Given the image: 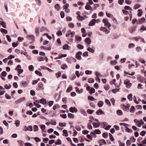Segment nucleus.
Here are the masks:
<instances>
[{"mask_svg": "<svg viewBox=\"0 0 146 146\" xmlns=\"http://www.w3.org/2000/svg\"><path fill=\"white\" fill-rule=\"evenodd\" d=\"M94 81V79L92 78H90L88 79V82L90 83H93Z\"/></svg>", "mask_w": 146, "mask_h": 146, "instance_id": "obj_55", "label": "nucleus"}, {"mask_svg": "<svg viewBox=\"0 0 146 146\" xmlns=\"http://www.w3.org/2000/svg\"><path fill=\"white\" fill-rule=\"evenodd\" d=\"M61 73L60 72H58L56 74V78H58L61 76Z\"/></svg>", "mask_w": 146, "mask_h": 146, "instance_id": "obj_63", "label": "nucleus"}, {"mask_svg": "<svg viewBox=\"0 0 146 146\" xmlns=\"http://www.w3.org/2000/svg\"><path fill=\"white\" fill-rule=\"evenodd\" d=\"M75 38V40L76 41L77 43H78L81 40V38L78 36H76Z\"/></svg>", "mask_w": 146, "mask_h": 146, "instance_id": "obj_18", "label": "nucleus"}, {"mask_svg": "<svg viewBox=\"0 0 146 146\" xmlns=\"http://www.w3.org/2000/svg\"><path fill=\"white\" fill-rule=\"evenodd\" d=\"M146 133V131H142L141 132V133H140V135L142 136H144L145 135Z\"/></svg>", "mask_w": 146, "mask_h": 146, "instance_id": "obj_62", "label": "nucleus"}, {"mask_svg": "<svg viewBox=\"0 0 146 146\" xmlns=\"http://www.w3.org/2000/svg\"><path fill=\"white\" fill-rule=\"evenodd\" d=\"M55 144L56 145H61L62 144L61 140L60 139H57V141L55 142Z\"/></svg>", "mask_w": 146, "mask_h": 146, "instance_id": "obj_35", "label": "nucleus"}, {"mask_svg": "<svg viewBox=\"0 0 146 146\" xmlns=\"http://www.w3.org/2000/svg\"><path fill=\"white\" fill-rule=\"evenodd\" d=\"M82 54V52H79L76 54V58L79 60H80L81 59V55Z\"/></svg>", "mask_w": 146, "mask_h": 146, "instance_id": "obj_6", "label": "nucleus"}, {"mask_svg": "<svg viewBox=\"0 0 146 146\" xmlns=\"http://www.w3.org/2000/svg\"><path fill=\"white\" fill-rule=\"evenodd\" d=\"M7 74V73L5 71H3L1 73V75L5 77L6 76Z\"/></svg>", "mask_w": 146, "mask_h": 146, "instance_id": "obj_64", "label": "nucleus"}, {"mask_svg": "<svg viewBox=\"0 0 146 146\" xmlns=\"http://www.w3.org/2000/svg\"><path fill=\"white\" fill-rule=\"evenodd\" d=\"M41 102L43 105L46 103V100L45 99H42L40 100Z\"/></svg>", "mask_w": 146, "mask_h": 146, "instance_id": "obj_30", "label": "nucleus"}, {"mask_svg": "<svg viewBox=\"0 0 146 146\" xmlns=\"http://www.w3.org/2000/svg\"><path fill=\"white\" fill-rule=\"evenodd\" d=\"M24 129H25V131L27 130L28 131H32V126L31 125L29 126L28 127H27L26 126L25 127Z\"/></svg>", "mask_w": 146, "mask_h": 146, "instance_id": "obj_8", "label": "nucleus"}, {"mask_svg": "<svg viewBox=\"0 0 146 146\" xmlns=\"http://www.w3.org/2000/svg\"><path fill=\"white\" fill-rule=\"evenodd\" d=\"M103 21L104 23V25L106 27L109 28L111 26L110 23L108 22V21L107 20L104 19H103Z\"/></svg>", "mask_w": 146, "mask_h": 146, "instance_id": "obj_4", "label": "nucleus"}, {"mask_svg": "<svg viewBox=\"0 0 146 146\" xmlns=\"http://www.w3.org/2000/svg\"><path fill=\"white\" fill-rule=\"evenodd\" d=\"M126 145L127 146H129L131 144V141L129 140H128L126 141Z\"/></svg>", "mask_w": 146, "mask_h": 146, "instance_id": "obj_60", "label": "nucleus"}, {"mask_svg": "<svg viewBox=\"0 0 146 146\" xmlns=\"http://www.w3.org/2000/svg\"><path fill=\"white\" fill-rule=\"evenodd\" d=\"M105 102L107 105H108L109 106H111L110 102L108 99H106L105 100Z\"/></svg>", "mask_w": 146, "mask_h": 146, "instance_id": "obj_41", "label": "nucleus"}, {"mask_svg": "<svg viewBox=\"0 0 146 146\" xmlns=\"http://www.w3.org/2000/svg\"><path fill=\"white\" fill-rule=\"evenodd\" d=\"M125 73L126 74L130 76H133L135 74L134 72H132L131 73H129L127 72H125Z\"/></svg>", "mask_w": 146, "mask_h": 146, "instance_id": "obj_49", "label": "nucleus"}, {"mask_svg": "<svg viewBox=\"0 0 146 146\" xmlns=\"http://www.w3.org/2000/svg\"><path fill=\"white\" fill-rule=\"evenodd\" d=\"M142 49L140 47H137L136 49V51L137 52H140Z\"/></svg>", "mask_w": 146, "mask_h": 146, "instance_id": "obj_33", "label": "nucleus"}, {"mask_svg": "<svg viewBox=\"0 0 146 146\" xmlns=\"http://www.w3.org/2000/svg\"><path fill=\"white\" fill-rule=\"evenodd\" d=\"M134 122L136 123V125L139 127H140L144 123V122L142 120H137L135 119L134 120Z\"/></svg>", "mask_w": 146, "mask_h": 146, "instance_id": "obj_2", "label": "nucleus"}, {"mask_svg": "<svg viewBox=\"0 0 146 146\" xmlns=\"http://www.w3.org/2000/svg\"><path fill=\"white\" fill-rule=\"evenodd\" d=\"M75 88V89L76 90V92H78L79 93H82L83 92L82 89H81L80 90H79V88L77 87H76Z\"/></svg>", "mask_w": 146, "mask_h": 146, "instance_id": "obj_15", "label": "nucleus"}, {"mask_svg": "<svg viewBox=\"0 0 146 146\" xmlns=\"http://www.w3.org/2000/svg\"><path fill=\"white\" fill-rule=\"evenodd\" d=\"M67 55L66 54H62L60 55H59V57L60 58H61L62 57H65L67 56Z\"/></svg>", "mask_w": 146, "mask_h": 146, "instance_id": "obj_32", "label": "nucleus"}, {"mask_svg": "<svg viewBox=\"0 0 146 146\" xmlns=\"http://www.w3.org/2000/svg\"><path fill=\"white\" fill-rule=\"evenodd\" d=\"M69 111L70 112L72 113H73L74 112L76 113L78 111V110L76 108L74 107L70 108L69 109Z\"/></svg>", "mask_w": 146, "mask_h": 146, "instance_id": "obj_7", "label": "nucleus"}, {"mask_svg": "<svg viewBox=\"0 0 146 146\" xmlns=\"http://www.w3.org/2000/svg\"><path fill=\"white\" fill-rule=\"evenodd\" d=\"M21 84H22V86L24 87H25L28 85L27 82L24 81H22L21 82Z\"/></svg>", "mask_w": 146, "mask_h": 146, "instance_id": "obj_24", "label": "nucleus"}, {"mask_svg": "<svg viewBox=\"0 0 146 146\" xmlns=\"http://www.w3.org/2000/svg\"><path fill=\"white\" fill-rule=\"evenodd\" d=\"M145 30H146V27L143 26L141 27L140 30V32L142 33L143 32V31Z\"/></svg>", "mask_w": 146, "mask_h": 146, "instance_id": "obj_39", "label": "nucleus"}, {"mask_svg": "<svg viewBox=\"0 0 146 146\" xmlns=\"http://www.w3.org/2000/svg\"><path fill=\"white\" fill-rule=\"evenodd\" d=\"M104 104V103L101 101H100L98 103V105L99 107H102Z\"/></svg>", "mask_w": 146, "mask_h": 146, "instance_id": "obj_17", "label": "nucleus"}, {"mask_svg": "<svg viewBox=\"0 0 146 146\" xmlns=\"http://www.w3.org/2000/svg\"><path fill=\"white\" fill-rule=\"evenodd\" d=\"M85 73L86 74L90 75L92 73V72L91 71L86 70L85 71Z\"/></svg>", "mask_w": 146, "mask_h": 146, "instance_id": "obj_59", "label": "nucleus"}, {"mask_svg": "<svg viewBox=\"0 0 146 146\" xmlns=\"http://www.w3.org/2000/svg\"><path fill=\"white\" fill-rule=\"evenodd\" d=\"M94 133L96 134H100L101 133V131L99 129H97L95 130Z\"/></svg>", "mask_w": 146, "mask_h": 146, "instance_id": "obj_37", "label": "nucleus"}, {"mask_svg": "<svg viewBox=\"0 0 146 146\" xmlns=\"http://www.w3.org/2000/svg\"><path fill=\"white\" fill-rule=\"evenodd\" d=\"M93 125L94 127V128H97L99 127L100 125V123H93Z\"/></svg>", "mask_w": 146, "mask_h": 146, "instance_id": "obj_14", "label": "nucleus"}, {"mask_svg": "<svg viewBox=\"0 0 146 146\" xmlns=\"http://www.w3.org/2000/svg\"><path fill=\"white\" fill-rule=\"evenodd\" d=\"M53 104V101H50L48 103V105L50 106L51 107Z\"/></svg>", "mask_w": 146, "mask_h": 146, "instance_id": "obj_47", "label": "nucleus"}, {"mask_svg": "<svg viewBox=\"0 0 146 146\" xmlns=\"http://www.w3.org/2000/svg\"><path fill=\"white\" fill-rule=\"evenodd\" d=\"M68 117L70 118H73L74 117V115L71 113H69L68 114Z\"/></svg>", "mask_w": 146, "mask_h": 146, "instance_id": "obj_27", "label": "nucleus"}, {"mask_svg": "<svg viewBox=\"0 0 146 146\" xmlns=\"http://www.w3.org/2000/svg\"><path fill=\"white\" fill-rule=\"evenodd\" d=\"M21 67L20 65H18L16 68H15V70H17L18 71V73L19 74H20L21 73H23V69H21Z\"/></svg>", "mask_w": 146, "mask_h": 146, "instance_id": "obj_5", "label": "nucleus"}, {"mask_svg": "<svg viewBox=\"0 0 146 146\" xmlns=\"http://www.w3.org/2000/svg\"><path fill=\"white\" fill-rule=\"evenodd\" d=\"M40 129L42 130L45 129L46 127L44 125H40Z\"/></svg>", "mask_w": 146, "mask_h": 146, "instance_id": "obj_52", "label": "nucleus"}, {"mask_svg": "<svg viewBox=\"0 0 146 146\" xmlns=\"http://www.w3.org/2000/svg\"><path fill=\"white\" fill-rule=\"evenodd\" d=\"M119 88L116 89L114 90H113L112 91L113 93H115L116 92L119 91Z\"/></svg>", "mask_w": 146, "mask_h": 146, "instance_id": "obj_57", "label": "nucleus"}, {"mask_svg": "<svg viewBox=\"0 0 146 146\" xmlns=\"http://www.w3.org/2000/svg\"><path fill=\"white\" fill-rule=\"evenodd\" d=\"M117 114L118 115H121L122 114V112L121 110H118L117 111Z\"/></svg>", "mask_w": 146, "mask_h": 146, "instance_id": "obj_45", "label": "nucleus"}, {"mask_svg": "<svg viewBox=\"0 0 146 146\" xmlns=\"http://www.w3.org/2000/svg\"><path fill=\"white\" fill-rule=\"evenodd\" d=\"M55 7L57 11L59 10L60 7L58 4L56 5L55 6Z\"/></svg>", "mask_w": 146, "mask_h": 146, "instance_id": "obj_56", "label": "nucleus"}, {"mask_svg": "<svg viewBox=\"0 0 146 146\" xmlns=\"http://www.w3.org/2000/svg\"><path fill=\"white\" fill-rule=\"evenodd\" d=\"M0 25L4 28H6V23L4 21H2L1 22Z\"/></svg>", "mask_w": 146, "mask_h": 146, "instance_id": "obj_25", "label": "nucleus"}, {"mask_svg": "<svg viewBox=\"0 0 146 146\" xmlns=\"http://www.w3.org/2000/svg\"><path fill=\"white\" fill-rule=\"evenodd\" d=\"M95 90L93 88H92L90 89V91L89 92L90 94L91 95L92 93H94L95 92Z\"/></svg>", "mask_w": 146, "mask_h": 146, "instance_id": "obj_36", "label": "nucleus"}, {"mask_svg": "<svg viewBox=\"0 0 146 146\" xmlns=\"http://www.w3.org/2000/svg\"><path fill=\"white\" fill-rule=\"evenodd\" d=\"M96 20L94 19L92 20L90 22L89 24V26H93L94 24L96 23Z\"/></svg>", "mask_w": 146, "mask_h": 146, "instance_id": "obj_10", "label": "nucleus"}, {"mask_svg": "<svg viewBox=\"0 0 146 146\" xmlns=\"http://www.w3.org/2000/svg\"><path fill=\"white\" fill-rule=\"evenodd\" d=\"M59 125L61 127H65L66 126V123H59Z\"/></svg>", "mask_w": 146, "mask_h": 146, "instance_id": "obj_48", "label": "nucleus"}, {"mask_svg": "<svg viewBox=\"0 0 146 146\" xmlns=\"http://www.w3.org/2000/svg\"><path fill=\"white\" fill-rule=\"evenodd\" d=\"M33 128L34 129V131H38V127L37 125H35L34 126Z\"/></svg>", "mask_w": 146, "mask_h": 146, "instance_id": "obj_44", "label": "nucleus"}, {"mask_svg": "<svg viewBox=\"0 0 146 146\" xmlns=\"http://www.w3.org/2000/svg\"><path fill=\"white\" fill-rule=\"evenodd\" d=\"M27 37L28 39H31L33 40H34V36L33 35H29L27 36Z\"/></svg>", "mask_w": 146, "mask_h": 146, "instance_id": "obj_12", "label": "nucleus"}, {"mask_svg": "<svg viewBox=\"0 0 146 146\" xmlns=\"http://www.w3.org/2000/svg\"><path fill=\"white\" fill-rule=\"evenodd\" d=\"M0 31L2 33H4L5 34H7L8 32L7 30L3 28L1 29Z\"/></svg>", "mask_w": 146, "mask_h": 146, "instance_id": "obj_26", "label": "nucleus"}, {"mask_svg": "<svg viewBox=\"0 0 146 146\" xmlns=\"http://www.w3.org/2000/svg\"><path fill=\"white\" fill-rule=\"evenodd\" d=\"M15 124L17 127H19L20 125V121L18 120H16L15 121Z\"/></svg>", "mask_w": 146, "mask_h": 146, "instance_id": "obj_51", "label": "nucleus"}, {"mask_svg": "<svg viewBox=\"0 0 146 146\" xmlns=\"http://www.w3.org/2000/svg\"><path fill=\"white\" fill-rule=\"evenodd\" d=\"M70 48V47L67 44H65L63 46V49H64L69 50Z\"/></svg>", "mask_w": 146, "mask_h": 146, "instance_id": "obj_13", "label": "nucleus"}, {"mask_svg": "<svg viewBox=\"0 0 146 146\" xmlns=\"http://www.w3.org/2000/svg\"><path fill=\"white\" fill-rule=\"evenodd\" d=\"M137 12L138 13L137 14V15L139 17H141L142 15V11L141 9H139Z\"/></svg>", "mask_w": 146, "mask_h": 146, "instance_id": "obj_19", "label": "nucleus"}, {"mask_svg": "<svg viewBox=\"0 0 146 146\" xmlns=\"http://www.w3.org/2000/svg\"><path fill=\"white\" fill-rule=\"evenodd\" d=\"M124 9L125 10H132L131 8L129 6H125L124 7Z\"/></svg>", "mask_w": 146, "mask_h": 146, "instance_id": "obj_53", "label": "nucleus"}, {"mask_svg": "<svg viewBox=\"0 0 146 146\" xmlns=\"http://www.w3.org/2000/svg\"><path fill=\"white\" fill-rule=\"evenodd\" d=\"M57 35L58 36H60L62 35V33L61 31H58L56 33Z\"/></svg>", "mask_w": 146, "mask_h": 146, "instance_id": "obj_54", "label": "nucleus"}, {"mask_svg": "<svg viewBox=\"0 0 146 146\" xmlns=\"http://www.w3.org/2000/svg\"><path fill=\"white\" fill-rule=\"evenodd\" d=\"M135 45L133 43L129 44L128 45V48H133L135 47Z\"/></svg>", "mask_w": 146, "mask_h": 146, "instance_id": "obj_23", "label": "nucleus"}, {"mask_svg": "<svg viewBox=\"0 0 146 146\" xmlns=\"http://www.w3.org/2000/svg\"><path fill=\"white\" fill-rule=\"evenodd\" d=\"M29 69L30 71H33L34 69L33 66L32 65L29 66Z\"/></svg>", "mask_w": 146, "mask_h": 146, "instance_id": "obj_58", "label": "nucleus"}, {"mask_svg": "<svg viewBox=\"0 0 146 146\" xmlns=\"http://www.w3.org/2000/svg\"><path fill=\"white\" fill-rule=\"evenodd\" d=\"M35 73L37 74V75H38L40 76H41L42 75V73L39 71H37V70H36L35 71Z\"/></svg>", "mask_w": 146, "mask_h": 146, "instance_id": "obj_50", "label": "nucleus"}, {"mask_svg": "<svg viewBox=\"0 0 146 146\" xmlns=\"http://www.w3.org/2000/svg\"><path fill=\"white\" fill-rule=\"evenodd\" d=\"M118 143L119 144V146H125V144L120 141H119Z\"/></svg>", "mask_w": 146, "mask_h": 146, "instance_id": "obj_42", "label": "nucleus"}, {"mask_svg": "<svg viewBox=\"0 0 146 146\" xmlns=\"http://www.w3.org/2000/svg\"><path fill=\"white\" fill-rule=\"evenodd\" d=\"M85 42L88 44H90L91 42V41L89 38H87L85 40Z\"/></svg>", "mask_w": 146, "mask_h": 146, "instance_id": "obj_16", "label": "nucleus"}, {"mask_svg": "<svg viewBox=\"0 0 146 146\" xmlns=\"http://www.w3.org/2000/svg\"><path fill=\"white\" fill-rule=\"evenodd\" d=\"M43 37H44L46 36L47 38H48L50 40L51 39V37L49 35H48L47 34H44L43 35Z\"/></svg>", "mask_w": 146, "mask_h": 146, "instance_id": "obj_40", "label": "nucleus"}, {"mask_svg": "<svg viewBox=\"0 0 146 146\" xmlns=\"http://www.w3.org/2000/svg\"><path fill=\"white\" fill-rule=\"evenodd\" d=\"M60 107V106L58 104H55L54 105L53 107V109L55 110L56 109L59 108Z\"/></svg>", "mask_w": 146, "mask_h": 146, "instance_id": "obj_38", "label": "nucleus"}, {"mask_svg": "<svg viewBox=\"0 0 146 146\" xmlns=\"http://www.w3.org/2000/svg\"><path fill=\"white\" fill-rule=\"evenodd\" d=\"M124 84L126 85V87L127 88H129L132 85V84L127 80H125L124 81Z\"/></svg>", "mask_w": 146, "mask_h": 146, "instance_id": "obj_3", "label": "nucleus"}, {"mask_svg": "<svg viewBox=\"0 0 146 146\" xmlns=\"http://www.w3.org/2000/svg\"><path fill=\"white\" fill-rule=\"evenodd\" d=\"M99 143H103V144H105L106 143V142L105 141L104 139H100L98 141Z\"/></svg>", "mask_w": 146, "mask_h": 146, "instance_id": "obj_46", "label": "nucleus"}, {"mask_svg": "<svg viewBox=\"0 0 146 146\" xmlns=\"http://www.w3.org/2000/svg\"><path fill=\"white\" fill-rule=\"evenodd\" d=\"M36 1L38 6H40L41 5V2L40 0H36Z\"/></svg>", "mask_w": 146, "mask_h": 146, "instance_id": "obj_61", "label": "nucleus"}, {"mask_svg": "<svg viewBox=\"0 0 146 146\" xmlns=\"http://www.w3.org/2000/svg\"><path fill=\"white\" fill-rule=\"evenodd\" d=\"M61 68L62 69L65 70L67 68L68 66L66 64H64L62 65Z\"/></svg>", "mask_w": 146, "mask_h": 146, "instance_id": "obj_20", "label": "nucleus"}, {"mask_svg": "<svg viewBox=\"0 0 146 146\" xmlns=\"http://www.w3.org/2000/svg\"><path fill=\"white\" fill-rule=\"evenodd\" d=\"M39 31L41 32L44 31H45L46 32H49L47 28L44 27H42L40 29L39 28H37L36 29L35 33L37 35H38L39 34Z\"/></svg>", "mask_w": 146, "mask_h": 146, "instance_id": "obj_1", "label": "nucleus"}, {"mask_svg": "<svg viewBox=\"0 0 146 146\" xmlns=\"http://www.w3.org/2000/svg\"><path fill=\"white\" fill-rule=\"evenodd\" d=\"M85 8L86 10H90L92 9L90 5L88 3H86V5L85 6Z\"/></svg>", "mask_w": 146, "mask_h": 146, "instance_id": "obj_9", "label": "nucleus"}, {"mask_svg": "<svg viewBox=\"0 0 146 146\" xmlns=\"http://www.w3.org/2000/svg\"><path fill=\"white\" fill-rule=\"evenodd\" d=\"M38 86L41 89L43 90L44 89V85L42 82H40L38 84Z\"/></svg>", "mask_w": 146, "mask_h": 146, "instance_id": "obj_11", "label": "nucleus"}, {"mask_svg": "<svg viewBox=\"0 0 146 146\" xmlns=\"http://www.w3.org/2000/svg\"><path fill=\"white\" fill-rule=\"evenodd\" d=\"M72 87L70 86L67 88L66 92H69L71 91L72 90Z\"/></svg>", "mask_w": 146, "mask_h": 146, "instance_id": "obj_43", "label": "nucleus"}, {"mask_svg": "<svg viewBox=\"0 0 146 146\" xmlns=\"http://www.w3.org/2000/svg\"><path fill=\"white\" fill-rule=\"evenodd\" d=\"M135 107L134 106H132L130 110V112L131 113H133L135 111Z\"/></svg>", "mask_w": 146, "mask_h": 146, "instance_id": "obj_34", "label": "nucleus"}, {"mask_svg": "<svg viewBox=\"0 0 146 146\" xmlns=\"http://www.w3.org/2000/svg\"><path fill=\"white\" fill-rule=\"evenodd\" d=\"M87 50L91 52L92 53H93L94 52V50L92 48L90 47H89L87 48Z\"/></svg>", "mask_w": 146, "mask_h": 146, "instance_id": "obj_22", "label": "nucleus"}, {"mask_svg": "<svg viewBox=\"0 0 146 146\" xmlns=\"http://www.w3.org/2000/svg\"><path fill=\"white\" fill-rule=\"evenodd\" d=\"M132 94H129L127 96V98L130 100L132 101Z\"/></svg>", "mask_w": 146, "mask_h": 146, "instance_id": "obj_29", "label": "nucleus"}, {"mask_svg": "<svg viewBox=\"0 0 146 146\" xmlns=\"http://www.w3.org/2000/svg\"><path fill=\"white\" fill-rule=\"evenodd\" d=\"M63 132L64 133V136L65 137H67L68 136V131H67L66 130H63Z\"/></svg>", "mask_w": 146, "mask_h": 146, "instance_id": "obj_31", "label": "nucleus"}, {"mask_svg": "<svg viewBox=\"0 0 146 146\" xmlns=\"http://www.w3.org/2000/svg\"><path fill=\"white\" fill-rule=\"evenodd\" d=\"M96 113L97 115H99L102 114L103 111L101 110L100 109L96 112Z\"/></svg>", "mask_w": 146, "mask_h": 146, "instance_id": "obj_21", "label": "nucleus"}, {"mask_svg": "<svg viewBox=\"0 0 146 146\" xmlns=\"http://www.w3.org/2000/svg\"><path fill=\"white\" fill-rule=\"evenodd\" d=\"M20 103H21L22 102L24 101L25 100V97H22L19 99H18Z\"/></svg>", "mask_w": 146, "mask_h": 146, "instance_id": "obj_28", "label": "nucleus"}]
</instances>
